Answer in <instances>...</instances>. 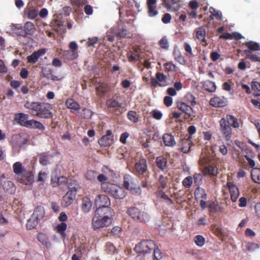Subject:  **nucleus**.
I'll list each match as a JSON object with an SVG mask.
<instances>
[{
  "label": "nucleus",
  "mask_w": 260,
  "mask_h": 260,
  "mask_svg": "<svg viewBox=\"0 0 260 260\" xmlns=\"http://www.w3.org/2000/svg\"><path fill=\"white\" fill-rule=\"evenodd\" d=\"M151 114L152 117L156 120H160L162 117V113L157 110H152L151 112Z\"/></svg>",
  "instance_id": "774afa93"
},
{
  "label": "nucleus",
  "mask_w": 260,
  "mask_h": 260,
  "mask_svg": "<svg viewBox=\"0 0 260 260\" xmlns=\"http://www.w3.org/2000/svg\"><path fill=\"white\" fill-rule=\"evenodd\" d=\"M148 171L147 160L145 158L140 159L135 165L134 174L137 175H143L145 174Z\"/></svg>",
  "instance_id": "9d476101"
},
{
  "label": "nucleus",
  "mask_w": 260,
  "mask_h": 260,
  "mask_svg": "<svg viewBox=\"0 0 260 260\" xmlns=\"http://www.w3.org/2000/svg\"><path fill=\"white\" fill-rule=\"evenodd\" d=\"M169 179V177L167 175H159L157 182L158 190L166 188L167 187Z\"/></svg>",
  "instance_id": "2f4dec72"
},
{
  "label": "nucleus",
  "mask_w": 260,
  "mask_h": 260,
  "mask_svg": "<svg viewBox=\"0 0 260 260\" xmlns=\"http://www.w3.org/2000/svg\"><path fill=\"white\" fill-rule=\"evenodd\" d=\"M51 183L53 187L59 186L61 189H64L67 188L72 187L68 182V179L64 176H60L57 178L52 179Z\"/></svg>",
  "instance_id": "9b49d317"
},
{
  "label": "nucleus",
  "mask_w": 260,
  "mask_h": 260,
  "mask_svg": "<svg viewBox=\"0 0 260 260\" xmlns=\"http://www.w3.org/2000/svg\"><path fill=\"white\" fill-rule=\"evenodd\" d=\"M202 173L205 176L216 177L218 173V168L215 164H209L203 168Z\"/></svg>",
  "instance_id": "2eb2a0df"
},
{
  "label": "nucleus",
  "mask_w": 260,
  "mask_h": 260,
  "mask_svg": "<svg viewBox=\"0 0 260 260\" xmlns=\"http://www.w3.org/2000/svg\"><path fill=\"white\" fill-rule=\"evenodd\" d=\"M193 145V143L189 139H183L180 142V150L185 153H187L190 151L191 146Z\"/></svg>",
  "instance_id": "c85d7f7f"
},
{
  "label": "nucleus",
  "mask_w": 260,
  "mask_h": 260,
  "mask_svg": "<svg viewBox=\"0 0 260 260\" xmlns=\"http://www.w3.org/2000/svg\"><path fill=\"white\" fill-rule=\"evenodd\" d=\"M66 105L71 109L77 110L80 109L79 104L72 99H68L66 102Z\"/></svg>",
  "instance_id": "c03bdc74"
},
{
  "label": "nucleus",
  "mask_w": 260,
  "mask_h": 260,
  "mask_svg": "<svg viewBox=\"0 0 260 260\" xmlns=\"http://www.w3.org/2000/svg\"><path fill=\"white\" fill-rule=\"evenodd\" d=\"M192 178L191 176H188L185 178L182 181V185L186 188H190L192 184Z\"/></svg>",
  "instance_id": "e2e57ef3"
},
{
  "label": "nucleus",
  "mask_w": 260,
  "mask_h": 260,
  "mask_svg": "<svg viewBox=\"0 0 260 260\" xmlns=\"http://www.w3.org/2000/svg\"><path fill=\"white\" fill-rule=\"evenodd\" d=\"M106 105L108 108L111 109L113 111L116 112L120 109L122 106V104L119 103L117 100L111 98L107 101Z\"/></svg>",
  "instance_id": "393cba45"
},
{
  "label": "nucleus",
  "mask_w": 260,
  "mask_h": 260,
  "mask_svg": "<svg viewBox=\"0 0 260 260\" xmlns=\"http://www.w3.org/2000/svg\"><path fill=\"white\" fill-rule=\"evenodd\" d=\"M97 174L98 173L96 171L93 170H89L87 171L85 174V177L87 180L90 181H93L95 180Z\"/></svg>",
  "instance_id": "8fccbe9b"
},
{
  "label": "nucleus",
  "mask_w": 260,
  "mask_h": 260,
  "mask_svg": "<svg viewBox=\"0 0 260 260\" xmlns=\"http://www.w3.org/2000/svg\"><path fill=\"white\" fill-rule=\"evenodd\" d=\"M247 250L249 251H253L259 248L257 244L252 242H248L246 245Z\"/></svg>",
  "instance_id": "69168bd1"
},
{
  "label": "nucleus",
  "mask_w": 260,
  "mask_h": 260,
  "mask_svg": "<svg viewBox=\"0 0 260 260\" xmlns=\"http://www.w3.org/2000/svg\"><path fill=\"white\" fill-rule=\"evenodd\" d=\"M93 112L91 110L88 109L84 108L82 110L81 113V116L82 118L90 119L92 117Z\"/></svg>",
  "instance_id": "5fc2aeb1"
},
{
  "label": "nucleus",
  "mask_w": 260,
  "mask_h": 260,
  "mask_svg": "<svg viewBox=\"0 0 260 260\" xmlns=\"http://www.w3.org/2000/svg\"><path fill=\"white\" fill-rule=\"evenodd\" d=\"M77 189L75 186L70 187L69 191L63 197L61 205L63 207H68L71 205L75 199Z\"/></svg>",
  "instance_id": "6e6552de"
},
{
  "label": "nucleus",
  "mask_w": 260,
  "mask_h": 260,
  "mask_svg": "<svg viewBox=\"0 0 260 260\" xmlns=\"http://www.w3.org/2000/svg\"><path fill=\"white\" fill-rule=\"evenodd\" d=\"M184 99L191 106H193L196 104L195 98L192 94H187Z\"/></svg>",
  "instance_id": "13d9d810"
},
{
  "label": "nucleus",
  "mask_w": 260,
  "mask_h": 260,
  "mask_svg": "<svg viewBox=\"0 0 260 260\" xmlns=\"http://www.w3.org/2000/svg\"><path fill=\"white\" fill-rule=\"evenodd\" d=\"M180 0H162V4L169 10L177 11L180 7Z\"/></svg>",
  "instance_id": "412c9836"
},
{
  "label": "nucleus",
  "mask_w": 260,
  "mask_h": 260,
  "mask_svg": "<svg viewBox=\"0 0 260 260\" xmlns=\"http://www.w3.org/2000/svg\"><path fill=\"white\" fill-rule=\"evenodd\" d=\"M155 78L158 81L160 87H165L169 84L167 81V76L161 72H157L155 74Z\"/></svg>",
  "instance_id": "7c9ffc66"
},
{
  "label": "nucleus",
  "mask_w": 260,
  "mask_h": 260,
  "mask_svg": "<svg viewBox=\"0 0 260 260\" xmlns=\"http://www.w3.org/2000/svg\"><path fill=\"white\" fill-rule=\"evenodd\" d=\"M194 197L197 200H200V206L202 210L206 208V202L207 194L205 189L198 186L194 190Z\"/></svg>",
  "instance_id": "1a4fd4ad"
},
{
  "label": "nucleus",
  "mask_w": 260,
  "mask_h": 260,
  "mask_svg": "<svg viewBox=\"0 0 260 260\" xmlns=\"http://www.w3.org/2000/svg\"><path fill=\"white\" fill-rule=\"evenodd\" d=\"M148 14L150 17H154L157 15L158 11L156 10V6H153L148 7Z\"/></svg>",
  "instance_id": "338daca9"
},
{
  "label": "nucleus",
  "mask_w": 260,
  "mask_h": 260,
  "mask_svg": "<svg viewBox=\"0 0 260 260\" xmlns=\"http://www.w3.org/2000/svg\"><path fill=\"white\" fill-rule=\"evenodd\" d=\"M67 225L65 222H61L60 223L57 224L56 227V230L57 232L59 234L61 237L64 239L66 237V234L65 233V231L67 230Z\"/></svg>",
  "instance_id": "ea45409f"
},
{
  "label": "nucleus",
  "mask_w": 260,
  "mask_h": 260,
  "mask_svg": "<svg viewBox=\"0 0 260 260\" xmlns=\"http://www.w3.org/2000/svg\"><path fill=\"white\" fill-rule=\"evenodd\" d=\"M192 178L197 185H200L202 183L203 176L201 173L194 174Z\"/></svg>",
  "instance_id": "bf43d9fd"
},
{
  "label": "nucleus",
  "mask_w": 260,
  "mask_h": 260,
  "mask_svg": "<svg viewBox=\"0 0 260 260\" xmlns=\"http://www.w3.org/2000/svg\"><path fill=\"white\" fill-rule=\"evenodd\" d=\"M97 214L93 216L92 218V226L94 230L108 226L112 223V220L107 216H97Z\"/></svg>",
  "instance_id": "423d86ee"
},
{
  "label": "nucleus",
  "mask_w": 260,
  "mask_h": 260,
  "mask_svg": "<svg viewBox=\"0 0 260 260\" xmlns=\"http://www.w3.org/2000/svg\"><path fill=\"white\" fill-rule=\"evenodd\" d=\"M245 45L248 47V50L250 51H259L260 45L256 42L253 41H249L245 43Z\"/></svg>",
  "instance_id": "37998d69"
},
{
  "label": "nucleus",
  "mask_w": 260,
  "mask_h": 260,
  "mask_svg": "<svg viewBox=\"0 0 260 260\" xmlns=\"http://www.w3.org/2000/svg\"><path fill=\"white\" fill-rule=\"evenodd\" d=\"M109 90L108 86L106 84L102 83L96 87V91L99 95H102Z\"/></svg>",
  "instance_id": "a18cd8bd"
},
{
  "label": "nucleus",
  "mask_w": 260,
  "mask_h": 260,
  "mask_svg": "<svg viewBox=\"0 0 260 260\" xmlns=\"http://www.w3.org/2000/svg\"><path fill=\"white\" fill-rule=\"evenodd\" d=\"M244 52L246 55V58L250 59L252 61L260 62V57L256 54L251 53L250 52L249 50H244Z\"/></svg>",
  "instance_id": "49530a36"
},
{
  "label": "nucleus",
  "mask_w": 260,
  "mask_h": 260,
  "mask_svg": "<svg viewBox=\"0 0 260 260\" xmlns=\"http://www.w3.org/2000/svg\"><path fill=\"white\" fill-rule=\"evenodd\" d=\"M228 122L229 125L234 127L238 128L239 127V124L238 122L237 118L231 115H226V117L224 118Z\"/></svg>",
  "instance_id": "58836bf2"
},
{
  "label": "nucleus",
  "mask_w": 260,
  "mask_h": 260,
  "mask_svg": "<svg viewBox=\"0 0 260 260\" xmlns=\"http://www.w3.org/2000/svg\"><path fill=\"white\" fill-rule=\"evenodd\" d=\"M224 118H222L219 121L220 132L226 141H229L232 137V129Z\"/></svg>",
  "instance_id": "0eeeda50"
},
{
  "label": "nucleus",
  "mask_w": 260,
  "mask_h": 260,
  "mask_svg": "<svg viewBox=\"0 0 260 260\" xmlns=\"http://www.w3.org/2000/svg\"><path fill=\"white\" fill-rule=\"evenodd\" d=\"M156 166L162 172L167 171L169 165L167 158L164 156H157L155 159Z\"/></svg>",
  "instance_id": "a211bd4d"
},
{
  "label": "nucleus",
  "mask_w": 260,
  "mask_h": 260,
  "mask_svg": "<svg viewBox=\"0 0 260 260\" xmlns=\"http://www.w3.org/2000/svg\"><path fill=\"white\" fill-rule=\"evenodd\" d=\"M156 244L152 240H143L135 246L134 250L139 254L149 253L155 248Z\"/></svg>",
  "instance_id": "39448f33"
},
{
  "label": "nucleus",
  "mask_w": 260,
  "mask_h": 260,
  "mask_svg": "<svg viewBox=\"0 0 260 260\" xmlns=\"http://www.w3.org/2000/svg\"><path fill=\"white\" fill-rule=\"evenodd\" d=\"M251 176L254 182L260 183V169L253 168L251 172Z\"/></svg>",
  "instance_id": "79ce46f5"
},
{
  "label": "nucleus",
  "mask_w": 260,
  "mask_h": 260,
  "mask_svg": "<svg viewBox=\"0 0 260 260\" xmlns=\"http://www.w3.org/2000/svg\"><path fill=\"white\" fill-rule=\"evenodd\" d=\"M205 238L201 235H197L194 237V242L199 247L203 246L205 244Z\"/></svg>",
  "instance_id": "052dcab7"
},
{
  "label": "nucleus",
  "mask_w": 260,
  "mask_h": 260,
  "mask_svg": "<svg viewBox=\"0 0 260 260\" xmlns=\"http://www.w3.org/2000/svg\"><path fill=\"white\" fill-rule=\"evenodd\" d=\"M45 214V209L42 206H38L35 209L32 217L37 219L39 221L42 218Z\"/></svg>",
  "instance_id": "72a5a7b5"
},
{
  "label": "nucleus",
  "mask_w": 260,
  "mask_h": 260,
  "mask_svg": "<svg viewBox=\"0 0 260 260\" xmlns=\"http://www.w3.org/2000/svg\"><path fill=\"white\" fill-rule=\"evenodd\" d=\"M13 172L20 176L21 182L26 184L30 185L34 182V173L31 171H27L19 161L15 162L13 165Z\"/></svg>",
  "instance_id": "f03ea898"
},
{
  "label": "nucleus",
  "mask_w": 260,
  "mask_h": 260,
  "mask_svg": "<svg viewBox=\"0 0 260 260\" xmlns=\"http://www.w3.org/2000/svg\"><path fill=\"white\" fill-rule=\"evenodd\" d=\"M164 66L166 72H173L176 71L177 67L172 61L166 62Z\"/></svg>",
  "instance_id": "6e6d98bb"
},
{
  "label": "nucleus",
  "mask_w": 260,
  "mask_h": 260,
  "mask_svg": "<svg viewBox=\"0 0 260 260\" xmlns=\"http://www.w3.org/2000/svg\"><path fill=\"white\" fill-rule=\"evenodd\" d=\"M28 115L23 113H17L15 115V120L17 123L23 126L28 127L29 120H28Z\"/></svg>",
  "instance_id": "f3484780"
},
{
  "label": "nucleus",
  "mask_w": 260,
  "mask_h": 260,
  "mask_svg": "<svg viewBox=\"0 0 260 260\" xmlns=\"http://www.w3.org/2000/svg\"><path fill=\"white\" fill-rule=\"evenodd\" d=\"M127 213L132 218L138 222L145 223L148 222L150 219V217L147 213L141 211L135 207L129 208Z\"/></svg>",
  "instance_id": "20e7f679"
},
{
  "label": "nucleus",
  "mask_w": 260,
  "mask_h": 260,
  "mask_svg": "<svg viewBox=\"0 0 260 260\" xmlns=\"http://www.w3.org/2000/svg\"><path fill=\"white\" fill-rule=\"evenodd\" d=\"M127 118L134 123H137L139 121L138 114L134 111H130L127 113Z\"/></svg>",
  "instance_id": "864d4df0"
},
{
  "label": "nucleus",
  "mask_w": 260,
  "mask_h": 260,
  "mask_svg": "<svg viewBox=\"0 0 260 260\" xmlns=\"http://www.w3.org/2000/svg\"><path fill=\"white\" fill-rule=\"evenodd\" d=\"M27 128H37L40 130L45 129V126L41 122L34 119L29 120V124H28Z\"/></svg>",
  "instance_id": "a19ab883"
},
{
  "label": "nucleus",
  "mask_w": 260,
  "mask_h": 260,
  "mask_svg": "<svg viewBox=\"0 0 260 260\" xmlns=\"http://www.w3.org/2000/svg\"><path fill=\"white\" fill-rule=\"evenodd\" d=\"M194 33L195 34L196 38L200 40L201 42L203 43H205L206 44L205 46H207V44L206 43V30L204 27L201 26L198 28H197L194 31Z\"/></svg>",
  "instance_id": "a878e982"
},
{
  "label": "nucleus",
  "mask_w": 260,
  "mask_h": 260,
  "mask_svg": "<svg viewBox=\"0 0 260 260\" xmlns=\"http://www.w3.org/2000/svg\"><path fill=\"white\" fill-rule=\"evenodd\" d=\"M110 205H107L102 208H97L95 213L102 216H107V218H110L113 219V210L110 207Z\"/></svg>",
  "instance_id": "dca6fc26"
},
{
  "label": "nucleus",
  "mask_w": 260,
  "mask_h": 260,
  "mask_svg": "<svg viewBox=\"0 0 260 260\" xmlns=\"http://www.w3.org/2000/svg\"><path fill=\"white\" fill-rule=\"evenodd\" d=\"M162 140L164 144L167 146L173 147L176 144L174 136L170 134H165Z\"/></svg>",
  "instance_id": "c756f323"
},
{
  "label": "nucleus",
  "mask_w": 260,
  "mask_h": 260,
  "mask_svg": "<svg viewBox=\"0 0 260 260\" xmlns=\"http://www.w3.org/2000/svg\"><path fill=\"white\" fill-rule=\"evenodd\" d=\"M155 193L157 197L160 198L165 200L167 205H171L173 204L172 200L171 199L162 189L157 190Z\"/></svg>",
  "instance_id": "4c0bfd02"
},
{
  "label": "nucleus",
  "mask_w": 260,
  "mask_h": 260,
  "mask_svg": "<svg viewBox=\"0 0 260 260\" xmlns=\"http://www.w3.org/2000/svg\"><path fill=\"white\" fill-rule=\"evenodd\" d=\"M113 142V136L111 130H108L106 134L98 140V143L101 147L109 146Z\"/></svg>",
  "instance_id": "f8f14e48"
},
{
  "label": "nucleus",
  "mask_w": 260,
  "mask_h": 260,
  "mask_svg": "<svg viewBox=\"0 0 260 260\" xmlns=\"http://www.w3.org/2000/svg\"><path fill=\"white\" fill-rule=\"evenodd\" d=\"M49 155L47 153H42L40 154L39 157V162L43 166H46L49 164Z\"/></svg>",
  "instance_id": "09e8293b"
},
{
  "label": "nucleus",
  "mask_w": 260,
  "mask_h": 260,
  "mask_svg": "<svg viewBox=\"0 0 260 260\" xmlns=\"http://www.w3.org/2000/svg\"><path fill=\"white\" fill-rule=\"evenodd\" d=\"M24 107L29 110V113L32 116L43 119H50L53 117L51 105L48 103L27 101Z\"/></svg>",
  "instance_id": "f257e3e1"
},
{
  "label": "nucleus",
  "mask_w": 260,
  "mask_h": 260,
  "mask_svg": "<svg viewBox=\"0 0 260 260\" xmlns=\"http://www.w3.org/2000/svg\"><path fill=\"white\" fill-rule=\"evenodd\" d=\"M39 14L38 11L34 8H27L24 11L23 17L29 19L36 18Z\"/></svg>",
  "instance_id": "bb28decb"
},
{
  "label": "nucleus",
  "mask_w": 260,
  "mask_h": 260,
  "mask_svg": "<svg viewBox=\"0 0 260 260\" xmlns=\"http://www.w3.org/2000/svg\"><path fill=\"white\" fill-rule=\"evenodd\" d=\"M176 107L184 113L185 115L187 116V118H189L192 116L193 114L192 108L191 106L187 103L182 101L177 102L176 103Z\"/></svg>",
  "instance_id": "4468645a"
},
{
  "label": "nucleus",
  "mask_w": 260,
  "mask_h": 260,
  "mask_svg": "<svg viewBox=\"0 0 260 260\" xmlns=\"http://www.w3.org/2000/svg\"><path fill=\"white\" fill-rule=\"evenodd\" d=\"M45 53V49H41L38 51H34L30 55L27 57V62L31 63H36L38 61L39 57L43 55Z\"/></svg>",
  "instance_id": "b1692460"
},
{
  "label": "nucleus",
  "mask_w": 260,
  "mask_h": 260,
  "mask_svg": "<svg viewBox=\"0 0 260 260\" xmlns=\"http://www.w3.org/2000/svg\"><path fill=\"white\" fill-rule=\"evenodd\" d=\"M95 204L98 208H102L107 205H110L109 198L105 195H98L95 198Z\"/></svg>",
  "instance_id": "aec40b11"
},
{
  "label": "nucleus",
  "mask_w": 260,
  "mask_h": 260,
  "mask_svg": "<svg viewBox=\"0 0 260 260\" xmlns=\"http://www.w3.org/2000/svg\"><path fill=\"white\" fill-rule=\"evenodd\" d=\"M136 180L129 175H125L123 178V186L128 190H133L136 188Z\"/></svg>",
  "instance_id": "4be33fe9"
},
{
  "label": "nucleus",
  "mask_w": 260,
  "mask_h": 260,
  "mask_svg": "<svg viewBox=\"0 0 260 260\" xmlns=\"http://www.w3.org/2000/svg\"><path fill=\"white\" fill-rule=\"evenodd\" d=\"M152 250H153V260H160L162 258L163 253L156 245Z\"/></svg>",
  "instance_id": "603ef678"
},
{
  "label": "nucleus",
  "mask_w": 260,
  "mask_h": 260,
  "mask_svg": "<svg viewBox=\"0 0 260 260\" xmlns=\"http://www.w3.org/2000/svg\"><path fill=\"white\" fill-rule=\"evenodd\" d=\"M159 45H160L161 48L163 49H168L169 43L166 37H164L161 39V40L159 41Z\"/></svg>",
  "instance_id": "0e129e2a"
},
{
  "label": "nucleus",
  "mask_w": 260,
  "mask_h": 260,
  "mask_svg": "<svg viewBox=\"0 0 260 260\" xmlns=\"http://www.w3.org/2000/svg\"><path fill=\"white\" fill-rule=\"evenodd\" d=\"M23 27L27 37L28 36H32L36 30L34 24L30 21H27L25 23Z\"/></svg>",
  "instance_id": "473e14b6"
},
{
  "label": "nucleus",
  "mask_w": 260,
  "mask_h": 260,
  "mask_svg": "<svg viewBox=\"0 0 260 260\" xmlns=\"http://www.w3.org/2000/svg\"><path fill=\"white\" fill-rule=\"evenodd\" d=\"M226 186L229 188L230 195L231 199L233 202H235L239 196V191L238 187L232 182H227Z\"/></svg>",
  "instance_id": "6ab92c4d"
},
{
  "label": "nucleus",
  "mask_w": 260,
  "mask_h": 260,
  "mask_svg": "<svg viewBox=\"0 0 260 260\" xmlns=\"http://www.w3.org/2000/svg\"><path fill=\"white\" fill-rule=\"evenodd\" d=\"M37 239L43 245L47 248L50 247L51 243L49 241L47 236L43 233H39L37 236Z\"/></svg>",
  "instance_id": "e433bc0d"
},
{
  "label": "nucleus",
  "mask_w": 260,
  "mask_h": 260,
  "mask_svg": "<svg viewBox=\"0 0 260 260\" xmlns=\"http://www.w3.org/2000/svg\"><path fill=\"white\" fill-rule=\"evenodd\" d=\"M102 189L117 199H123L126 194L122 187L114 184H103L102 185Z\"/></svg>",
  "instance_id": "7ed1b4c3"
},
{
  "label": "nucleus",
  "mask_w": 260,
  "mask_h": 260,
  "mask_svg": "<svg viewBox=\"0 0 260 260\" xmlns=\"http://www.w3.org/2000/svg\"><path fill=\"white\" fill-rule=\"evenodd\" d=\"M228 100L224 96H215L209 102L210 105L215 108L225 107L228 105Z\"/></svg>",
  "instance_id": "ddd939ff"
},
{
  "label": "nucleus",
  "mask_w": 260,
  "mask_h": 260,
  "mask_svg": "<svg viewBox=\"0 0 260 260\" xmlns=\"http://www.w3.org/2000/svg\"><path fill=\"white\" fill-rule=\"evenodd\" d=\"M203 88L209 92H214L216 89L215 82L207 80L203 83Z\"/></svg>",
  "instance_id": "f704fd0d"
},
{
  "label": "nucleus",
  "mask_w": 260,
  "mask_h": 260,
  "mask_svg": "<svg viewBox=\"0 0 260 260\" xmlns=\"http://www.w3.org/2000/svg\"><path fill=\"white\" fill-rule=\"evenodd\" d=\"M3 188L7 194H13L16 191V187L14 183L10 181H6L3 185Z\"/></svg>",
  "instance_id": "cd10ccee"
},
{
  "label": "nucleus",
  "mask_w": 260,
  "mask_h": 260,
  "mask_svg": "<svg viewBox=\"0 0 260 260\" xmlns=\"http://www.w3.org/2000/svg\"><path fill=\"white\" fill-rule=\"evenodd\" d=\"M52 27L55 31L60 32L62 29L63 22L61 21L56 20L53 24Z\"/></svg>",
  "instance_id": "680f3d73"
},
{
  "label": "nucleus",
  "mask_w": 260,
  "mask_h": 260,
  "mask_svg": "<svg viewBox=\"0 0 260 260\" xmlns=\"http://www.w3.org/2000/svg\"><path fill=\"white\" fill-rule=\"evenodd\" d=\"M105 251L108 254H113L116 251V249L112 243L107 242L105 246Z\"/></svg>",
  "instance_id": "de8ad7c7"
},
{
  "label": "nucleus",
  "mask_w": 260,
  "mask_h": 260,
  "mask_svg": "<svg viewBox=\"0 0 260 260\" xmlns=\"http://www.w3.org/2000/svg\"><path fill=\"white\" fill-rule=\"evenodd\" d=\"M252 90L253 91V95L257 96L260 95V84L257 82H253L251 85Z\"/></svg>",
  "instance_id": "4d7b16f0"
},
{
  "label": "nucleus",
  "mask_w": 260,
  "mask_h": 260,
  "mask_svg": "<svg viewBox=\"0 0 260 260\" xmlns=\"http://www.w3.org/2000/svg\"><path fill=\"white\" fill-rule=\"evenodd\" d=\"M92 206V203L88 198H84L82 200L81 209L84 213H88L90 211Z\"/></svg>",
  "instance_id": "c9c22d12"
},
{
  "label": "nucleus",
  "mask_w": 260,
  "mask_h": 260,
  "mask_svg": "<svg viewBox=\"0 0 260 260\" xmlns=\"http://www.w3.org/2000/svg\"><path fill=\"white\" fill-rule=\"evenodd\" d=\"M69 47L72 51H66L64 55L68 56L69 59L73 60L78 57V53L76 51L78 48V45L75 42H71L70 43Z\"/></svg>",
  "instance_id": "5701e85b"
},
{
  "label": "nucleus",
  "mask_w": 260,
  "mask_h": 260,
  "mask_svg": "<svg viewBox=\"0 0 260 260\" xmlns=\"http://www.w3.org/2000/svg\"><path fill=\"white\" fill-rule=\"evenodd\" d=\"M39 221L34 217H31L27 222L26 228L28 230L35 228L38 224Z\"/></svg>",
  "instance_id": "3c124183"
}]
</instances>
